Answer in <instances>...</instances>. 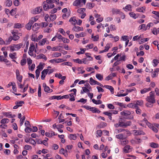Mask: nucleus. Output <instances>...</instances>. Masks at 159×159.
I'll return each instance as SVG.
<instances>
[{"label": "nucleus", "instance_id": "1", "mask_svg": "<svg viewBox=\"0 0 159 159\" xmlns=\"http://www.w3.org/2000/svg\"><path fill=\"white\" fill-rule=\"evenodd\" d=\"M76 94L71 93L69 95H66L63 96H53L51 97V99H75V96Z\"/></svg>", "mask_w": 159, "mask_h": 159}, {"label": "nucleus", "instance_id": "2", "mask_svg": "<svg viewBox=\"0 0 159 159\" xmlns=\"http://www.w3.org/2000/svg\"><path fill=\"white\" fill-rule=\"evenodd\" d=\"M115 104L118 105L120 107L126 108L127 107L131 108H134L135 109H137L138 108V106H137V104H135L131 103L128 104L127 106L126 104H124L123 103H121L118 102H115Z\"/></svg>", "mask_w": 159, "mask_h": 159}, {"label": "nucleus", "instance_id": "3", "mask_svg": "<svg viewBox=\"0 0 159 159\" xmlns=\"http://www.w3.org/2000/svg\"><path fill=\"white\" fill-rule=\"evenodd\" d=\"M86 0H75L73 2V5L74 6L81 7L84 5Z\"/></svg>", "mask_w": 159, "mask_h": 159}, {"label": "nucleus", "instance_id": "4", "mask_svg": "<svg viewBox=\"0 0 159 159\" xmlns=\"http://www.w3.org/2000/svg\"><path fill=\"white\" fill-rule=\"evenodd\" d=\"M34 50L35 52L37 53V51L36 49H35V46L33 43L30 44V47L29 49V50L28 52V54L31 56H33V51Z\"/></svg>", "mask_w": 159, "mask_h": 159}, {"label": "nucleus", "instance_id": "5", "mask_svg": "<svg viewBox=\"0 0 159 159\" xmlns=\"http://www.w3.org/2000/svg\"><path fill=\"white\" fill-rule=\"evenodd\" d=\"M16 78L17 80L20 83L22 81L23 77L20 75V72L18 69L16 70Z\"/></svg>", "mask_w": 159, "mask_h": 159}, {"label": "nucleus", "instance_id": "6", "mask_svg": "<svg viewBox=\"0 0 159 159\" xmlns=\"http://www.w3.org/2000/svg\"><path fill=\"white\" fill-rule=\"evenodd\" d=\"M24 103V102L23 101H17L15 102V104L16 105L13 108L14 109H16L19 107L22 106V105Z\"/></svg>", "mask_w": 159, "mask_h": 159}, {"label": "nucleus", "instance_id": "7", "mask_svg": "<svg viewBox=\"0 0 159 159\" xmlns=\"http://www.w3.org/2000/svg\"><path fill=\"white\" fill-rule=\"evenodd\" d=\"M43 86L45 92L48 93H50L52 92V90L50 89L48 86H47L46 83H43Z\"/></svg>", "mask_w": 159, "mask_h": 159}, {"label": "nucleus", "instance_id": "8", "mask_svg": "<svg viewBox=\"0 0 159 159\" xmlns=\"http://www.w3.org/2000/svg\"><path fill=\"white\" fill-rule=\"evenodd\" d=\"M49 69H44L41 72V79L42 80H43L44 79L46 75L48 73Z\"/></svg>", "mask_w": 159, "mask_h": 159}, {"label": "nucleus", "instance_id": "9", "mask_svg": "<svg viewBox=\"0 0 159 159\" xmlns=\"http://www.w3.org/2000/svg\"><path fill=\"white\" fill-rule=\"evenodd\" d=\"M64 61L62 59L60 58H55L53 59L50 60L49 61L52 63H53L54 62L55 63H60Z\"/></svg>", "mask_w": 159, "mask_h": 159}, {"label": "nucleus", "instance_id": "10", "mask_svg": "<svg viewBox=\"0 0 159 159\" xmlns=\"http://www.w3.org/2000/svg\"><path fill=\"white\" fill-rule=\"evenodd\" d=\"M136 90V89L135 88H134L133 89H126V93H124L121 94H120L117 96L119 97H121V96H125L126 95L129 93L131 92L132 91H134Z\"/></svg>", "mask_w": 159, "mask_h": 159}, {"label": "nucleus", "instance_id": "11", "mask_svg": "<svg viewBox=\"0 0 159 159\" xmlns=\"http://www.w3.org/2000/svg\"><path fill=\"white\" fill-rule=\"evenodd\" d=\"M11 33L12 34H13V37H12L13 40L16 41L19 39V36L16 35L17 32L15 30H13Z\"/></svg>", "mask_w": 159, "mask_h": 159}, {"label": "nucleus", "instance_id": "12", "mask_svg": "<svg viewBox=\"0 0 159 159\" xmlns=\"http://www.w3.org/2000/svg\"><path fill=\"white\" fill-rule=\"evenodd\" d=\"M42 8L41 7H38L35 8L33 11V13L34 14H37L40 13L42 11Z\"/></svg>", "mask_w": 159, "mask_h": 159}, {"label": "nucleus", "instance_id": "13", "mask_svg": "<svg viewBox=\"0 0 159 159\" xmlns=\"http://www.w3.org/2000/svg\"><path fill=\"white\" fill-rule=\"evenodd\" d=\"M134 134L135 135H144L145 134V133L142 130H134Z\"/></svg>", "mask_w": 159, "mask_h": 159}, {"label": "nucleus", "instance_id": "14", "mask_svg": "<svg viewBox=\"0 0 159 159\" xmlns=\"http://www.w3.org/2000/svg\"><path fill=\"white\" fill-rule=\"evenodd\" d=\"M111 11L113 15L119 14L121 12L119 9L114 8H112Z\"/></svg>", "mask_w": 159, "mask_h": 159}, {"label": "nucleus", "instance_id": "15", "mask_svg": "<svg viewBox=\"0 0 159 159\" xmlns=\"http://www.w3.org/2000/svg\"><path fill=\"white\" fill-rule=\"evenodd\" d=\"M59 152L61 154H62L64 155L66 157L68 156L67 150L65 149V150L63 148H61L59 151Z\"/></svg>", "mask_w": 159, "mask_h": 159}, {"label": "nucleus", "instance_id": "16", "mask_svg": "<svg viewBox=\"0 0 159 159\" xmlns=\"http://www.w3.org/2000/svg\"><path fill=\"white\" fill-rule=\"evenodd\" d=\"M36 58L37 59H43L45 61H46L47 59V57L43 54H40L37 55L36 57Z\"/></svg>", "mask_w": 159, "mask_h": 159}, {"label": "nucleus", "instance_id": "17", "mask_svg": "<svg viewBox=\"0 0 159 159\" xmlns=\"http://www.w3.org/2000/svg\"><path fill=\"white\" fill-rule=\"evenodd\" d=\"M72 30L75 32H78L80 31H83V28L78 26H75L73 28Z\"/></svg>", "mask_w": 159, "mask_h": 159}, {"label": "nucleus", "instance_id": "18", "mask_svg": "<svg viewBox=\"0 0 159 159\" xmlns=\"http://www.w3.org/2000/svg\"><path fill=\"white\" fill-rule=\"evenodd\" d=\"M155 101L156 100H148L146 105L147 107H151L152 106V104L155 102Z\"/></svg>", "mask_w": 159, "mask_h": 159}, {"label": "nucleus", "instance_id": "19", "mask_svg": "<svg viewBox=\"0 0 159 159\" xmlns=\"http://www.w3.org/2000/svg\"><path fill=\"white\" fill-rule=\"evenodd\" d=\"M116 137L117 139H120V140L124 139L126 138V137L124 136V135L121 133L116 135Z\"/></svg>", "mask_w": 159, "mask_h": 159}, {"label": "nucleus", "instance_id": "20", "mask_svg": "<svg viewBox=\"0 0 159 159\" xmlns=\"http://www.w3.org/2000/svg\"><path fill=\"white\" fill-rule=\"evenodd\" d=\"M131 113L130 111L127 110H124L120 112V114L122 116L130 115Z\"/></svg>", "mask_w": 159, "mask_h": 159}, {"label": "nucleus", "instance_id": "21", "mask_svg": "<svg viewBox=\"0 0 159 159\" xmlns=\"http://www.w3.org/2000/svg\"><path fill=\"white\" fill-rule=\"evenodd\" d=\"M147 29V27L146 25L144 24H143L140 25L139 27V30H142L143 31H146Z\"/></svg>", "mask_w": 159, "mask_h": 159}, {"label": "nucleus", "instance_id": "22", "mask_svg": "<svg viewBox=\"0 0 159 159\" xmlns=\"http://www.w3.org/2000/svg\"><path fill=\"white\" fill-rule=\"evenodd\" d=\"M104 87L107 89H109L110 91L112 94H113L114 93V89L111 86L108 85H104Z\"/></svg>", "mask_w": 159, "mask_h": 159}, {"label": "nucleus", "instance_id": "23", "mask_svg": "<svg viewBox=\"0 0 159 159\" xmlns=\"http://www.w3.org/2000/svg\"><path fill=\"white\" fill-rule=\"evenodd\" d=\"M145 7H141L137 8L136 10L138 12L143 13L145 11Z\"/></svg>", "mask_w": 159, "mask_h": 159}, {"label": "nucleus", "instance_id": "24", "mask_svg": "<svg viewBox=\"0 0 159 159\" xmlns=\"http://www.w3.org/2000/svg\"><path fill=\"white\" fill-rule=\"evenodd\" d=\"M130 146L129 145H126L124 148V151L125 153H128L129 152V150L131 149Z\"/></svg>", "mask_w": 159, "mask_h": 159}, {"label": "nucleus", "instance_id": "25", "mask_svg": "<svg viewBox=\"0 0 159 159\" xmlns=\"http://www.w3.org/2000/svg\"><path fill=\"white\" fill-rule=\"evenodd\" d=\"M33 24V22L31 21L30 20L29 22L27 24L26 26V28L28 30H30L31 29V26Z\"/></svg>", "mask_w": 159, "mask_h": 159}, {"label": "nucleus", "instance_id": "26", "mask_svg": "<svg viewBox=\"0 0 159 159\" xmlns=\"http://www.w3.org/2000/svg\"><path fill=\"white\" fill-rule=\"evenodd\" d=\"M47 39L46 38H44L39 41V45L43 46L47 42Z\"/></svg>", "mask_w": 159, "mask_h": 159}, {"label": "nucleus", "instance_id": "27", "mask_svg": "<svg viewBox=\"0 0 159 159\" xmlns=\"http://www.w3.org/2000/svg\"><path fill=\"white\" fill-rule=\"evenodd\" d=\"M69 21L71 22V24L73 25H75L77 22V20L74 17H71L69 20Z\"/></svg>", "mask_w": 159, "mask_h": 159}, {"label": "nucleus", "instance_id": "28", "mask_svg": "<svg viewBox=\"0 0 159 159\" xmlns=\"http://www.w3.org/2000/svg\"><path fill=\"white\" fill-rule=\"evenodd\" d=\"M158 72H159V68L155 69L151 74L152 77L153 78L155 77L157 75Z\"/></svg>", "mask_w": 159, "mask_h": 159}, {"label": "nucleus", "instance_id": "29", "mask_svg": "<svg viewBox=\"0 0 159 159\" xmlns=\"http://www.w3.org/2000/svg\"><path fill=\"white\" fill-rule=\"evenodd\" d=\"M119 142H120V144L123 146L125 145L128 143V141L127 140H125V139L120 140Z\"/></svg>", "mask_w": 159, "mask_h": 159}, {"label": "nucleus", "instance_id": "30", "mask_svg": "<svg viewBox=\"0 0 159 159\" xmlns=\"http://www.w3.org/2000/svg\"><path fill=\"white\" fill-rule=\"evenodd\" d=\"M57 16L56 14H51L50 15V20H48L49 22L50 21H53L55 20Z\"/></svg>", "mask_w": 159, "mask_h": 159}, {"label": "nucleus", "instance_id": "31", "mask_svg": "<svg viewBox=\"0 0 159 159\" xmlns=\"http://www.w3.org/2000/svg\"><path fill=\"white\" fill-rule=\"evenodd\" d=\"M16 52H13V53H10L9 54V57H10L12 59H15L17 58L16 57Z\"/></svg>", "mask_w": 159, "mask_h": 159}, {"label": "nucleus", "instance_id": "32", "mask_svg": "<svg viewBox=\"0 0 159 159\" xmlns=\"http://www.w3.org/2000/svg\"><path fill=\"white\" fill-rule=\"evenodd\" d=\"M16 51H17L19 50L23 46V44L21 43L17 44H14Z\"/></svg>", "mask_w": 159, "mask_h": 159}, {"label": "nucleus", "instance_id": "33", "mask_svg": "<svg viewBox=\"0 0 159 159\" xmlns=\"http://www.w3.org/2000/svg\"><path fill=\"white\" fill-rule=\"evenodd\" d=\"M151 90V88L149 87V88H145L142 90L140 91L141 93L142 94L144 93L149 91Z\"/></svg>", "mask_w": 159, "mask_h": 159}, {"label": "nucleus", "instance_id": "34", "mask_svg": "<svg viewBox=\"0 0 159 159\" xmlns=\"http://www.w3.org/2000/svg\"><path fill=\"white\" fill-rule=\"evenodd\" d=\"M85 10V8H80L79 9L77 10V12L79 14V16H80V15L84 13V11Z\"/></svg>", "mask_w": 159, "mask_h": 159}, {"label": "nucleus", "instance_id": "35", "mask_svg": "<svg viewBox=\"0 0 159 159\" xmlns=\"http://www.w3.org/2000/svg\"><path fill=\"white\" fill-rule=\"evenodd\" d=\"M39 28V27L38 24L37 23H35L33 26L32 29L34 31H36L38 30Z\"/></svg>", "mask_w": 159, "mask_h": 159}, {"label": "nucleus", "instance_id": "36", "mask_svg": "<svg viewBox=\"0 0 159 159\" xmlns=\"http://www.w3.org/2000/svg\"><path fill=\"white\" fill-rule=\"evenodd\" d=\"M150 146L151 147L154 148H158L159 147V145L158 143H155L153 142H152L150 143Z\"/></svg>", "mask_w": 159, "mask_h": 159}, {"label": "nucleus", "instance_id": "37", "mask_svg": "<svg viewBox=\"0 0 159 159\" xmlns=\"http://www.w3.org/2000/svg\"><path fill=\"white\" fill-rule=\"evenodd\" d=\"M45 2H43V3L44 4V5L43 6V9L45 11H47L48 10L50 9V8H49V6L48 5V3H46Z\"/></svg>", "mask_w": 159, "mask_h": 159}, {"label": "nucleus", "instance_id": "38", "mask_svg": "<svg viewBox=\"0 0 159 159\" xmlns=\"http://www.w3.org/2000/svg\"><path fill=\"white\" fill-rule=\"evenodd\" d=\"M68 137L71 140H75L76 139L77 136L75 134H70L69 135Z\"/></svg>", "mask_w": 159, "mask_h": 159}, {"label": "nucleus", "instance_id": "39", "mask_svg": "<svg viewBox=\"0 0 159 159\" xmlns=\"http://www.w3.org/2000/svg\"><path fill=\"white\" fill-rule=\"evenodd\" d=\"M103 114L108 116V118L110 119V120H112V113L110 112H108L107 111L104 112L103 113Z\"/></svg>", "mask_w": 159, "mask_h": 159}, {"label": "nucleus", "instance_id": "40", "mask_svg": "<svg viewBox=\"0 0 159 159\" xmlns=\"http://www.w3.org/2000/svg\"><path fill=\"white\" fill-rule=\"evenodd\" d=\"M96 77L99 80H102L103 79V76L100 74H97Z\"/></svg>", "mask_w": 159, "mask_h": 159}, {"label": "nucleus", "instance_id": "41", "mask_svg": "<svg viewBox=\"0 0 159 159\" xmlns=\"http://www.w3.org/2000/svg\"><path fill=\"white\" fill-rule=\"evenodd\" d=\"M129 15H130V17L134 19H136L138 17V16L134 12H132L129 13Z\"/></svg>", "mask_w": 159, "mask_h": 159}, {"label": "nucleus", "instance_id": "42", "mask_svg": "<svg viewBox=\"0 0 159 159\" xmlns=\"http://www.w3.org/2000/svg\"><path fill=\"white\" fill-rule=\"evenodd\" d=\"M96 81L94 80L92 77H91L89 79V83L91 85L96 84Z\"/></svg>", "mask_w": 159, "mask_h": 159}, {"label": "nucleus", "instance_id": "43", "mask_svg": "<svg viewBox=\"0 0 159 159\" xmlns=\"http://www.w3.org/2000/svg\"><path fill=\"white\" fill-rule=\"evenodd\" d=\"M85 35V34L84 33H81L80 34H75V37L77 38H79L80 37H83Z\"/></svg>", "mask_w": 159, "mask_h": 159}, {"label": "nucleus", "instance_id": "44", "mask_svg": "<svg viewBox=\"0 0 159 159\" xmlns=\"http://www.w3.org/2000/svg\"><path fill=\"white\" fill-rule=\"evenodd\" d=\"M61 53L60 52H54L52 54V56L54 57H57L61 56Z\"/></svg>", "mask_w": 159, "mask_h": 159}, {"label": "nucleus", "instance_id": "45", "mask_svg": "<svg viewBox=\"0 0 159 159\" xmlns=\"http://www.w3.org/2000/svg\"><path fill=\"white\" fill-rule=\"evenodd\" d=\"M9 120L7 118H4L2 119L1 121V123L2 124L7 123L9 122Z\"/></svg>", "mask_w": 159, "mask_h": 159}, {"label": "nucleus", "instance_id": "46", "mask_svg": "<svg viewBox=\"0 0 159 159\" xmlns=\"http://www.w3.org/2000/svg\"><path fill=\"white\" fill-rule=\"evenodd\" d=\"M12 4V1L11 0H7L5 2V4L7 6L10 7Z\"/></svg>", "mask_w": 159, "mask_h": 159}, {"label": "nucleus", "instance_id": "47", "mask_svg": "<svg viewBox=\"0 0 159 159\" xmlns=\"http://www.w3.org/2000/svg\"><path fill=\"white\" fill-rule=\"evenodd\" d=\"M132 6L130 5H127L125 7V9L126 10H125V11H126L127 10V11H132Z\"/></svg>", "mask_w": 159, "mask_h": 159}, {"label": "nucleus", "instance_id": "48", "mask_svg": "<svg viewBox=\"0 0 159 159\" xmlns=\"http://www.w3.org/2000/svg\"><path fill=\"white\" fill-rule=\"evenodd\" d=\"M93 102L96 104H101L102 103L101 100H92Z\"/></svg>", "mask_w": 159, "mask_h": 159}, {"label": "nucleus", "instance_id": "49", "mask_svg": "<svg viewBox=\"0 0 159 159\" xmlns=\"http://www.w3.org/2000/svg\"><path fill=\"white\" fill-rule=\"evenodd\" d=\"M123 132H124V133L123 134L125 137H126V135H129L131 134L130 132L127 129H125V130H124Z\"/></svg>", "mask_w": 159, "mask_h": 159}, {"label": "nucleus", "instance_id": "50", "mask_svg": "<svg viewBox=\"0 0 159 159\" xmlns=\"http://www.w3.org/2000/svg\"><path fill=\"white\" fill-rule=\"evenodd\" d=\"M30 126H27L25 129V131L26 133H30L32 131V129L30 128Z\"/></svg>", "mask_w": 159, "mask_h": 159}, {"label": "nucleus", "instance_id": "51", "mask_svg": "<svg viewBox=\"0 0 159 159\" xmlns=\"http://www.w3.org/2000/svg\"><path fill=\"white\" fill-rule=\"evenodd\" d=\"M39 19V17L38 16H36L35 17L31 18L30 20L33 23H34V22L36 21Z\"/></svg>", "mask_w": 159, "mask_h": 159}, {"label": "nucleus", "instance_id": "52", "mask_svg": "<svg viewBox=\"0 0 159 159\" xmlns=\"http://www.w3.org/2000/svg\"><path fill=\"white\" fill-rule=\"evenodd\" d=\"M148 38H144L140 40L139 42V44H142L148 40Z\"/></svg>", "mask_w": 159, "mask_h": 159}, {"label": "nucleus", "instance_id": "53", "mask_svg": "<svg viewBox=\"0 0 159 159\" xmlns=\"http://www.w3.org/2000/svg\"><path fill=\"white\" fill-rule=\"evenodd\" d=\"M38 96L39 97L41 95V86L40 84L39 85L38 91Z\"/></svg>", "mask_w": 159, "mask_h": 159}, {"label": "nucleus", "instance_id": "54", "mask_svg": "<svg viewBox=\"0 0 159 159\" xmlns=\"http://www.w3.org/2000/svg\"><path fill=\"white\" fill-rule=\"evenodd\" d=\"M86 50L85 48L80 49V51L76 52L77 54L80 55L84 53Z\"/></svg>", "mask_w": 159, "mask_h": 159}, {"label": "nucleus", "instance_id": "55", "mask_svg": "<svg viewBox=\"0 0 159 159\" xmlns=\"http://www.w3.org/2000/svg\"><path fill=\"white\" fill-rule=\"evenodd\" d=\"M85 54L86 56L88 58L87 59L88 60L92 61L93 60V58L89 55L90 54L89 53H86Z\"/></svg>", "mask_w": 159, "mask_h": 159}, {"label": "nucleus", "instance_id": "56", "mask_svg": "<svg viewBox=\"0 0 159 159\" xmlns=\"http://www.w3.org/2000/svg\"><path fill=\"white\" fill-rule=\"evenodd\" d=\"M22 26L21 24L17 23L14 24V28H15L19 29Z\"/></svg>", "mask_w": 159, "mask_h": 159}, {"label": "nucleus", "instance_id": "57", "mask_svg": "<svg viewBox=\"0 0 159 159\" xmlns=\"http://www.w3.org/2000/svg\"><path fill=\"white\" fill-rule=\"evenodd\" d=\"M143 103V102L142 100H138L136 101L135 104H137V106L138 105L141 106Z\"/></svg>", "mask_w": 159, "mask_h": 159}, {"label": "nucleus", "instance_id": "58", "mask_svg": "<svg viewBox=\"0 0 159 159\" xmlns=\"http://www.w3.org/2000/svg\"><path fill=\"white\" fill-rule=\"evenodd\" d=\"M26 63V61L25 59H23L21 61L20 64L22 66L25 65Z\"/></svg>", "mask_w": 159, "mask_h": 159}, {"label": "nucleus", "instance_id": "59", "mask_svg": "<svg viewBox=\"0 0 159 159\" xmlns=\"http://www.w3.org/2000/svg\"><path fill=\"white\" fill-rule=\"evenodd\" d=\"M159 61L156 59H154L153 60V66H156L159 63Z\"/></svg>", "mask_w": 159, "mask_h": 159}, {"label": "nucleus", "instance_id": "60", "mask_svg": "<svg viewBox=\"0 0 159 159\" xmlns=\"http://www.w3.org/2000/svg\"><path fill=\"white\" fill-rule=\"evenodd\" d=\"M74 62L79 64H82L83 63V61L79 58H77L74 60Z\"/></svg>", "mask_w": 159, "mask_h": 159}, {"label": "nucleus", "instance_id": "61", "mask_svg": "<svg viewBox=\"0 0 159 159\" xmlns=\"http://www.w3.org/2000/svg\"><path fill=\"white\" fill-rule=\"evenodd\" d=\"M35 73L36 77V79H38L40 73V71H39V70L38 69H37L35 71Z\"/></svg>", "mask_w": 159, "mask_h": 159}, {"label": "nucleus", "instance_id": "62", "mask_svg": "<svg viewBox=\"0 0 159 159\" xmlns=\"http://www.w3.org/2000/svg\"><path fill=\"white\" fill-rule=\"evenodd\" d=\"M25 116H23L22 117L21 119H20V125H22L23 124L24 121L25 120Z\"/></svg>", "mask_w": 159, "mask_h": 159}, {"label": "nucleus", "instance_id": "63", "mask_svg": "<svg viewBox=\"0 0 159 159\" xmlns=\"http://www.w3.org/2000/svg\"><path fill=\"white\" fill-rule=\"evenodd\" d=\"M62 40L64 43H68L70 42L69 39L65 38H62Z\"/></svg>", "mask_w": 159, "mask_h": 159}, {"label": "nucleus", "instance_id": "64", "mask_svg": "<svg viewBox=\"0 0 159 159\" xmlns=\"http://www.w3.org/2000/svg\"><path fill=\"white\" fill-rule=\"evenodd\" d=\"M152 32L153 34L155 35H157L158 33L157 29L156 28H153Z\"/></svg>", "mask_w": 159, "mask_h": 159}]
</instances>
